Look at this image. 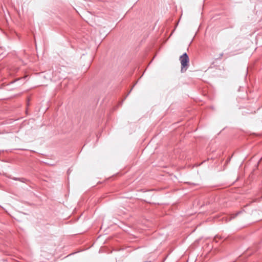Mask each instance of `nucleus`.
<instances>
[{"label": "nucleus", "instance_id": "nucleus-1", "mask_svg": "<svg viewBox=\"0 0 262 262\" xmlns=\"http://www.w3.org/2000/svg\"><path fill=\"white\" fill-rule=\"evenodd\" d=\"M181 64V71H185L189 66V59L187 53H185L180 57Z\"/></svg>", "mask_w": 262, "mask_h": 262}]
</instances>
